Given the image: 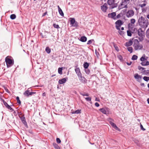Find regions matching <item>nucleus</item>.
<instances>
[{
    "instance_id": "obj_1",
    "label": "nucleus",
    "mask_w": 149,
    "mask_h": 149,
    "mask_svg": "<svg viewBox=\"0 0 149 149\" xmlns=\"http://www.w3.org/2000/svg\"><path fill=\"white\" fill-rule=\"evenodd\" d=\"M138 22L139 25L141 27L146 29L147 27L148 24V20L147 19H145L143 17L141 16L139 18Z\"/></svg>"
},
{
    "instance_id": "obj_2",
    "label": "nucleus",
    "mask_w": 149,
    "mask_h": 149,
    "mask_svg": "<svg viewBox=\"0 0 149 149\" xmlns=\"http://www.w3.org/2000/svg\"><path fill=\"white\" fill-rule=\"evenodd\" d=\"M137 33L139 36L138 38L139 41L141 42L143 40V38L145 37V32L142 30L141 28H139L137 30Z\"/></svg>"
},
{
    "instance_id": "obj_3",
    "label": "nucleus",
    "mask_w": 149,
    "mask_h": 149,
    "mask_svg": "<svg viewBox=\"0 0 149 149\" xmlns=\"http://www.w3.org/2000/svg\"><path fill=\"white\" fill-rule=\"evenodd\" d=\"M5 62L6 63L7 67L8 68H10L14 64V61L13 59L10 58L8 56L5 58Z\"/></svg>"
},
{
    "instance_id": "obj_4",
    "label": "nucleus",
    "mask_w": 149,
    "mask_h": 149,
    "mask_svg": "<svg viewBox=\"0 0 149 149\" xmlns=\"http://www.w3.org/2000/svg\"><path fill=\"white\" fill-rule=\"evenodd\" d=\"M108 4L110 6L111 9H113L117 7V3H115V0H108L107 1Z\"/></svg>"
},
{
    "instance_id": "obj_5",
    "label": "nucleus",
    "mask_w": 149,
    "mask_h": 149,
    "mask_svg": "<svg viewBox=\"0 0 149 149\" xmlns=\"http://www.w3.org/2000/svg\"><path fill=\"white\" fill-rule=\"evenodd\" d=\"M123 24V22L120 20H117L115 22L116 29L119 30H120V27Z\"/></svg>"
},
{
    "instance_id": "obj_6",
    "label": "nucleus",
    "mask_w": 149,
    "mask_h": 149,
    "mask_svg": "<svg viewBox=\"0 0 149 149\" xmlns=\"http://www.w3.org/2000/svg\"><path fill=\"white\" fill-rule=\"evenodd\" d=\"M136 40L138 44L136 45H134V49L136 50H138V49H141L143 48V46L141 44H139V42L138 40Z\"/></svg>"
},
{
    "instance_id": "obj_7",
    "label": "nucleus",
    "mask_w": 149,
    "mask_h": 149,
    "mask_svg": "<svg viewBox=\"0 0 149 149\" xmlns=\"http://www.w3.org/2000/svg\"><path fill=\"white\" fill-rule=\"evenodd\" d=\"M134 14V12L133 10H130L127 12L126 15L127 17L129 18L132 16Z\"/></svg>"
},
{
    "instance_id": "obj_8",
    "label": "nucleus",
    "mask_w": 149,
    "mask_h": 149,
    "mask_svg": "<svg viewBox=\"0 0 149 149\" xmlns=\"http://www.w3.org/2000/svg\"><path fill=\"white\" fill-rule=\"evenodd\" d=\"M134 77L136 80V81L140 82H141L142 76L141 75H139L138 74H135L134 75Z\"/></svg>"
},
{
    "instance_id": "obj_9",
    "label": "nucleus",
    "mask_w": 149,
    "mask_h": 149,
    "mask_svg": "<svg viewBox=\"0 0 149 149\" xmlns=\"http://www.w3.org/2000/svg\"><path fill=\"white\" fill-rule=\"evenodd\" d=\"M99 110L102 113L107 114L108 113L109 111V109L107 108H101L99 109Z\"/></svg>"
},
{
    "instance_id": "obj_10",
    "label": "nucleus",
    "mask_w": 149,
    "mask_h": 149,
    "mask_svg": "<svg viewBox=\"0 0 149 149\" xmlns=\"http://www.w3.org/2000/svg\"><path fill=\"white\" fill-rule=\"evenodd\" d=\"M80 81L84 83H85L87 82V80L86 78L82 76V74L80 76L78 77Z\"/></svg>"
},
{
    "instance_id": "obj_11",
    "label": "nucleus",
    "mask_w": 149,
    "mask_h": 149,
    "mask_svg": "<svg viewBox=\"0 0 149 149\" xmlns=\"http://www.w3.org/2000/svg\"><path fill=\"white\" fill-rule=\"evenodd\" d=\"M101 8L103 12L104 13L106 12L108 9L107 4L106 3H104L102 6H101Z\"/></svg>"
},
{
    "instance_id": "obj_12",
    "label": "nucleus",
    "mask_w": 149,
    "mask_h": 149,
    "mask_svg": "<svg viewBox=\"0 0 149 149\" xmlns=\"http://www.w3.org/2000/svg\"><path fill=\"white\" fill-rule=\"evenodd\" d=\"M116 15V13L115 12H113L111 13H109L108 15V16L109 17L112 18L114 19H116V17H115Z\"/></svg>"
},
{
    "instance_id": "obj_13",
    "label": "nucleus",
    "mask_w": 149,
    "mask_h": 149,
    "mask_svg": "<svg viewBox=\"0 0 149 149\" xmlns=\"http://www.w3.org/2000/svg\"><path fill=\"white\" fill-rule=\"evenodd\" d=\"M74 70L78 77L82 74L79 68H75Z\"/></svg>"
},
{
    "instance_id": "obj_14",
    "label": "nucleus",
    "mask_w": 149,
    "mask_h": 149,
    "mask_svg": "<svg viewBox=\"0 0 149 149\" xmlns=\"http://www.w3.org/2000/svg\"><path fill=\"white\" fill-rule=\"evenodd\" d=\"M130 0H122L120 3L121 6L125 5V4H128L130 2Z\"/></svg>"
},
{
    "instance_id": "obj_15",
    "label": "nucleus",
    "mask_w": 149,
    "mask_h": 149,
    "mask_svg": "<svg viewBox=\"0 0 149 149\" xmlns=\"http://www.w3.org/2000/svg\"><path fill=\"white\" fill-rule=\"evenodd\" d=\"M111 126L114 128L115 130H120L119 129L117 126L113 122H111V123H110Z\"/></svg>"
},
{
    "instance_id": "obj_16",
    "label": "nucleus",
    "mask_w": 149,
    "mask_h": 149,
    "mask_svg": "<svg viewBox=\"0 0 149 149\" xmlns=\"http://www.w3.org/2000/svg\"><path fill=\"white\" fill-rule=\"evenodd\" d=\"M132 140L136 144V145L139 146H141V144L139 143V140L136 139V138H133Z\"/></svg>"
},
{
    "instance_id": "obj_17",
    "label": "nucleus",
    "mask_w": 149,
    "mask_h": 149,
    "mask_svg": "<svg viewBox=\"0 0 149 149\" xmlns=\"http://www.w3.org/2000/svg\"><path fill=\"white\" fill-rule=\"evenodd\" d=\"M57 7L58 9V11L59 14L62 16L63 17L64 15V13L61 9L60 8L59 6H58Z\"/></svg>"
},
{
    "instance_id": "obj_18",
    "label": "nucleus",
    "mask_w": 149,
    "mask_h": 149,
    "mask_svg": "<svg viewBox=\"0 0 149 149\" xmlns=\"http://www.w3.org/2000/svg\"><path fill=\"white\" fill-rule=\"evenodd\" d=\"M133 44V41L131 40H130L128 42H127L125 44V46L126 47L130 46L132 45Z\"/></svg>"
},
{
    "instance_id": "obj_19",
    "label": "nucleus",
    "mask_w": 149,
    "mask_h": 149,
    "mask_svg": "<svg viewBox=\"0 0 149 149\" xmlns=\"http://www.w3.org/2000/svg\"><path fill=\"white\" fill-rule=\"evenodd\" d=\"M66 81V79L65 78H63L62 79H60L58 81V83L60 84H63L65 83Z\"/></svg>"
},
{
    "instance_id": "obj_20",
    "label": "nucleus",
    "mask_w": 149,
    "mask_h": 149,
    "mask_svg": "<svg viewBox=\"0 0 149 149\" xmlns=\"http://www.w3.org/2000/svg\"><path fill=\"white\" fill-rule=\"evenodd\" d=\"M87 38L85 36H82L81 37L79 40L83 42H86L87 40Z\"/></svg>"
},
{
    "instance_id": "obj_21",
    "label": "nucleus",
    "mask_w": 149,
    "mask_h": 149,
    "mask_svg": "<svg viewBox=\"0 0 149 149\" xmlns=\"http://www.w3.org/2000/svg\"><path fill=\"white\" fill-rule=\"evenodd\" d=\"M30 93V92L29 90H28L26 91L24 93V95L25 96L27 97H29L30 95L29 94Z\"/></svg>"
},
{
    "instance_id": "obj_22",
    "label": "nucleus",
    "mask_w": 149,
    "mask_h": 149,
    "mask_svg": "<svg viewBox=\"0 0 149 149\" xmlns=\"http://www.w3.org/2000/svg\"><path fill=\"white\" fill-rule=\"evenodd\" d=\"M142 73L146 75H149V70H144Z\"/></svg>"
},
{
    "instance_id": "obj_23",
    "label": "nucleus",
    "mask_w": 149,
    "mask_h": 149,
    "mask_svg": "<svg viewBox=\"0 0 149 149\" xmlns=\"http://www.w3.org/2000/svg\"><path fill=\"white\" fill-rule=\"evenodd\" d=\"M53 145L54 146V148L56 149H60V147L58 146L56 143H53Z\"/></svg>"
},
{
    "instance_id": "obj_24",
    "label": "nucleus",
    "mask_w": 149,
    "mask_h": 149,
    "mask_svg": "<svg viewBox=\"0 0 149 149\" xmlns=\"http://www.w3.org/2000/svg\"><path fill=\"white\" fill-rule=\"evenodd\" d=\"M2 101L3 102L4 105L7 109L10 106L8 104V103L6 102L4 100H2Z\"/></svg>"
},
{
    "instance_id": "obj_25",
    "label": "nucleus",
    "mask_w": 149,
    "mask_h": 149,
    "mask_svg": "<svg viewBox=\"0 0 149 149\" xmlns=\"http://www.w3.org/2000/svg\"><path fill=\"white\" fill-rule=\"evenodd\" d=\"M84 67L85 69L88 68L89 66V63L87 62H85L84 64Z\"/></svg>"
},
{
    "instance_id": "obj_26",
    "label": "nucleus",
    "mask_w": 149,
    "mask_h": 149,
    "mask_svg": "<svg viewBox=\"0 0 149 149\" xmlns=\"http://www.w3.org/2000/svg\"><path fill=\"white\" fill-rule=\"evenodd\" d=\"M71 19L70 20V25L72 26V25L73 24L76 22L75 19L74 18H70Z\"/></svg>"
},
{
    "instance_id": "obj_27",
    "label": "nucleus",
    "mask_w": 149,
    "mask_h": 149,
    "mask_svg": "<svg viewBox=\"0 0 149 149\" xmlns=\"http://www.w3.org/2000/svg\"><path fill=\"white\" fill-rule=\"evenodd\" d=\"M45 51L47 53L49 54L51 52V49L48 47H47L46 48Z\"/></svg>"
},
{
    "instance_id": "obj_28",
    "label": "nucleus",
    "mask_w": 149,
    "mask_h": 149,
    "mask_svg": "<svg viewBox=\"0 0 149 149\" xmlns=\"http://www.w3.org/2000/svg\"><path fill=\"white\" fill-rule=\"evenodd\" d=\"M127 49L130 53H132L133 52V49L131 47H127Z\"/></svg>"
},
{
    "instance_id": "obj_29",
    "label": "nucleus",
    "mask_w": 149,
    "mask_h": 149,
    "mask_svg": "<svg viewBox=\"0 0 149 149\" xmlns=\"http://www.w3.org/2000/svg\"><path fill=\"white\" fill-rule=\"evenodd\" d=\"M63 70L62 68H58V73L60 74H62L63 73L62 70Z\"/></svg>"
},
{
    "instance_id": "obj_30",
    "label": "nucleus",
    "mask_w": 149,
    "mask_h": 149,
    "mask_svg": "<svg viewBox=\"0 0 149 149\" xmlns=\"http://www.w3.org/2000/svg\"><path fill=\"white\" fill-rule=\"evenodd\" d=\"M16 18V16L15 14H13L10 15V18L12 19H14Z\"/></svg>"
},
{
    "instance_id": "obj_31",
    "label": "nucleus",
    "mask_w": 149,
    "mask_h": 149,
    "mask_svg": "<svg viewBox=\"0 0 149 149\" xmlns=\"http://www.w3.org/2000/svg\"><path fill=\"white\" fill-rule=\"evenodd\" d=\"M85 71L86 74H89L90 72V70L88 68H87V69H85Z\"/></svg>"
},
{
    "instance_id": "obj_32",
    "label": "nucleus",
    "mask_w": 149,
    "mask_h": 149,
    "mask_svg": "<svg viewBox=\"0 0 149 149\" xmlns=\"http://www.w3.org/2000/svg\"><path fill=\"white\" fill-rule=\"evenodd\" d=\"M78 23L76 21L75 23H74L72 25V26L74 27H77L78 26Z\"/></svg>"
},
{
    "instance_id": "obj_33",
    "label": "nucleus",
    "mask_w": 149,
    "mask_h": 149,
    "mask_svg": "<svg viewBox=\"0 0 149 149\" xmlns=\"http://www.w3.org/2000/svg\"><path fill=\"white\" fill-rule=\"evenodd\" d=\"M137 58L138 56H137L134 55L132 56V59L133 60H136L137 59Z\"/></svg>"
},
{
    "instance_id": "obj_34",
    "label": "nucleus",
    "mask_w": 149,
    "mask_h": 149,
    "mask_svg": "<svg viewBox=\"0 0 149 149\" xmlns=\"http://www.w3.org/2000/svg\"><path fill=\"white\" fill-rule=\"evenodd\" d=\"M53 26L55 28H56L57 29H58L60 28L58 24H56L55 23H54L53 25Z\"/></svg>"
},
{
    "instance_id": "obj_35",
    "label": "nucleus",
    "mask_w": 149,
    "mask_h": 149,
    "mask_svg": "<svg viewBox=\"0 0 149 149\" xmlns=\"http://www.w3.org/2000/svg\"><path fill=\"white\" fill-rule=\"evenodd\" d=\"M19 117L20 118L22 122H23L26 120L24 116H23L21 117L19 115Z\"/></svg>"
},
{
    "instance_id": "obj_36",
    "label": "nucleus",
    "mask_w": 149,
    "mask_h": 149,
    "mask_svg": "<svg viewBox=\"0 0 149 149\" xmlns=\"http://www.w3.org/2000/svg\"><path fill=\"white\" fill-rule=\"evenodd\" d=\"M143 79L144 80L146 81H149V77L144 76L143 77Z\"/></svg>"
},
{
    "instance_id": "obj_37",
    "label": "nucleus",
    "mask_w": 149,
    "mask_h": 149,
    "mask_svg": "<svg viewBox=\"0 0 149 149\" xmlns=\"http://www.w3.org/2000/svg\"><path fill=\"white\" fill-rule=\"evenodd\" d=\"M138 68L139 70H140L141 71H143L145 69L143 67H142L140 66H138Z\"/></svg>"
},
{
    "instance_id": "obj_38",
    "label": "nucleus",
    "mask_w": 149,
    "mask_h": 149,
    "mask_svg": "<svg viewBox=\"0 0 149 149\" xmlns=\"http://www.w3.org/2000/svg\"><path fill=\"white\" fill-rule=\"evenodd\" d=\"M127 35L128 36H132V32L130 30H127Z\"/></svg>"
},
{
    "instance_id": "obj_39",
    "label": "nucleus",
    "mask_w": 149,
    "mask_h": 149,
    "mask_svg": "<svg viewBox=\"0 0 149 149\" xmlns=\"http://www.w3.org/2000/svg\"><path fill=\"white\" fill-rule=\"evenodd\" d=\"M85 100H86L87 101H90L91 102L90 103H91V97H85Z\"/></svg>"
},
{
    "instance_id": "obj_40",
    "label": "nucleus",
    "mask_w": 149,
    "mask_h": 149,
    "mask_svg": "<svg viewBox=\"0 0 149 149\" xmlns=\"http://www.w3.org/2000/svg\"><path fill=\"white\" fill-rule=\"evenodd\" d=\"M16 100H17V103L19 104H21V102L20 100H19V97L18 96H17L16 97Z\"/></svg>"
},
{
    "instance_id": "obj_41",
    "label": "nucleus",
    "mask_w": 149,
    "mask_h": 149,
    "mask_svg": "<svg viewBox=\"0 0 149 149\" xmlns=\"http://www.w3.org/2000/svg\"><path fill=\"white\" fill-rule=\"evenodd\" d=\"M93 41H94V39L89 40L87 42V44L88 45H91L92 43V42Z\"/></svg>"
},
{
    "instance_id": "obj_42",
    "label": "nucleus",
    "mask_w": 149,
    "mask_h": 149,
    "mask_svg": "<svg viewBox=\"0 0 149 149\" xmlns=\"http://www.w3.org/2000/svg\"><path fill=\"white\" fill-rule=\"evenodd\" d=\"M108 120L109 122V123H111V122H113L114 121L113 119L110 118H108Z\"/></svg>"
},
{
    "instance_id": "obj_43",
    "label": "nucleus",
    "mask_w": 149,
    "mask_h": 149,
    "mask_svg": "<svg viewBox=\"0 0 149 149\" xmlns=\"http://www.w3.org/2000/svg\"><path fill=\"white\" fill-rule=\"evenodd\" d=\"M81 110L78 109L76 110L73 113L76 114H79L81 113Z\"/></svg>"
},
{
    "instance_id": "obj_44",
    "label": "nucleus",
    "mask_w": 149,
    "mask_h": 149,
    "mask_svg": "<svg viewBox=\"0 0 149 149\" xmlns=\"http://www.w3.org/2000/svg\"><path fill=\"white\" fill-rule=\"evenodd\" d=\"M146 36L147 38H149V28L146 31Z\"/></svg>"
},
{
    "instance_id": "obj_45",
    "label": "nucleus",
    "mask_w": 149,
    "mask_h": 149,
    "mask_svg": "<svg viewBox=\"0 0 149 149\" xmlns=\"http://www.w3.org/2000/svg\"><path fill=\"white\" fill-rule=\"evenodd\" d=\"M137 30H137V29L136 28H134L133 30V31L132 32V33H136L137 32Z\"/></svg>"
},
{
    "instance_id": "obj_46",
    "label": "nucleus",
    "mask_w": 149,
    "mask_h": 149,
    "mask_svg": "<svg viewBox=\"0 0 149 149\" xmlns=\"http://www.w3.org/2000/svg\"><path fill=\"white\" fill-rule=\"evenodd\" d=\"M22 123L24 125H25V126L26 127H28V125H27V123L26 120L23 122H22Z\"/></svg>"
},
{
    "instance_id": "obj_47",
    "label": "nucleus",
    "mask_w": 149,
    "mask_h": 149,
    "mask_svg": "<svg viewBox=\"0 0 149 149\" xmlns=\"http://www.w3.org/2000/svg\"><path fill=\"white\" fill-rule=\"evenodd\" d=\"M118 58L120 61H122L123 59V57L121 55L118 56Z\"/></svg>"
},
{
    "instance_id": "obj_48",
    "label": "nucleus",
    "mask_w": 149,
    "mask_h": 149,
    "mask_svg": "<svg viewBox=\"0 0 149 149\" xmlns=\"http://www.w3.org/2000/svg\"><path fill=\"white\" fill-rule=\"evenodd\" d=\"M135 22V20L134 19H132L131 20V22L132 24H134Z\"/></svg>"
},
{
    "instance_id": "obj_49",
    "label": "nucleus",
    "mask_w": 149,
    "mask_h": 149,
    "mask_svg": "<svg viewBox=\"0 0 149 149\" xmlns=\"http://www.w3.org/2000/svg\"><path fill=\"white\" fill-rule=\"evenodd\" d=\"M118 33L121 35H122L124 34V31H120V30L119 31Z\"/></svg>"
},
{
    "instance_id": "obj_50",
    "label": "nucleus",
    "mask_w": 149,
    "mask_h": 149,
    "mask_svg": "<svg viewBox=\"0 0 149 149\" xmlns=\"http://www.w3.org/2000/svg\"><path fill=\"white\" fill-rule=\"evenodd\" d=\"M56 141L57 143H61V141L60 140V139L59 138H57L56 139Z\"/></svg>"
},
{
    "instance_id": "obj_51",
    "label": "nucleus",
    "mask_w": 149,
    "mask_h": 149,
    "mask_svg": "<svg viewBox=\"0 0 149 149\" xmlns=\"http://www.w3.org/2000/svg\"><path fill=\"white\" fill-rule=\"evenodd\" d=\"M140 126L141 129V130H142L143 131L145 130L146 129L143 127V125L141 123H140Z\"/></svg>"
},
{
    "instance_id": "obj_52",
    "label": "nucleus",
    "mask_w": 149,
    "mask_h": 149,
    "mask_svg": "<svg viewBox=\"0 0 149 149\" xmlns=\"http://www.w3.org/2000/svg\"><path fill=\"white\" fill-rule=\"evenodd\" d=\"M140 60L141 61L143 62L146 59L145 58V57L142 56L141 57V58L140 59Z\"/></svg>"
},
{
    "instance_id": "obj_53",
    "label": "nucleus",
    "mask_w": 149,
    "mask_h": 149,
    "mask_svg": "<svg viewBox=\"0 0 149 149\" xmlns=\"http://www.w3.org/2000/svg\"><path fill=\"white\" fill-rule=\"evenodd\" d=\"M8 109H10L11 112L13 111H14L13 109L10 106Z\"/></svg>"
},
{
    "instance_id": "obj_54",
    "label": "nucleus",
    "mask_w": 149,
    "mask_h": 149,
    "mask_svg": "<svg viewBox=\"0 0 149 149\" xmlns=\"http://www.w3.org/2000/svg\"><path fill=\"white\" fill-rule=\"evenodd\" d=\"M36 94V92H30V93L29 94L30 95V96H31L32 95L35 94Z\"/></svg>"
},
{
    "instance_id": "obj_55",
    "label": "nucleus",
    "mask_w": 149,
    "mask_h": 149,
    "mask_svg": "<svg viewBox=\"0 0 149 149\" xmlns=\"http://www.w3.org/2000/svg\"><path fill=\"white\" fill-rule=\"evenodd\" d=\"M146 6V4H145V3H143V4L140 5V6L141 8H143V7L145 6Z\"/></svg>"
},
{
    "instance_id": "obj_56",
    "label": "nucleus",
    "mask_w": 149,
    "mask_h": 149,
    "mask_svg": "<svg viewBox=\"0 0 149 149\" xmlns=\"http://www.w3.org/2000/svg\"><path fill=\"white\" fill-rule=\"evenodd\" d=\"M120 17H121L120 14H118L117 15V16L116 17V19H118V18H120Z\"/></svg>"
},
{
    "instance_id": "obj_57",
    "label": "nucleus",
    "mask_w": 149,
    "mask_h": 149,
    "mask_svg": "<svg viewBox=\"0 0 149 149\" xmlns=\"http://www.w3.org/2000/svg\"><path fill=\"white\" fill-rule=\"evenodd\" d=\"M95 105L96 107H99V106H100V104H99L98 103H97V102H96V103H95Z\"/></svg>"
},
{
    "instance_id": "obj_58",
    "label": "nucleus",
    "mask_w": 149,
    "mask_h": 149,
    "mask_svg": "<svg viewBox=\"0 0 149 149\" xmlns=\"http://www.w3.org/2000/svg\"><path fill=\"white\" fill-rule=\"evenodd\" d=\"M128 4H125V5H124V6L123 7H122L121 8H127V5Z\"/></svg>"
},
{
    "instance_id": "obj_59",
    "label": "nucleus",
    "mask_w": 149,
    "mask_h": 149,
    "mask_svg": "<svg viewBox=\"0 0 149 149\" xmlns=\"http://www.w3.org/2000/svg\"><path fill=\"white\" fill-rule=\"evenodd\" d=\"M146 62H142L141 63V64L142 65L145 66L146 65L145 64Z\"/></svg>"
},
{
    "instance_id": "obj_60",
    "label": "nucleus",
    "mask_w": 149,
    "mask_h": 149,
    "mask_svg": "<svg viewBox=\"0 0 149 149\" xmlns=\"http://www.w3.org/2000/svg\"><path fill=\"white\" fill-rule=\"evenodd\" d=\"M47 12L46 11L42 15V17H44L47 14Z\"/></svg>"
},
{
    "instance_id": "obj_61",
    "label": "nucleus",
    "mask_w": 149,
    "mask_h": 149,
    "mask_svg": "<svg viewBox=\"0 0 149 149\" xmlns=\"http://www.w3.org/2000/svg\"><path fill=\"white\" fill-rule=\"evenodd\" d=\"M126 63L127 65H130L132 63V62H130V63L127 62Z\"/></svg>"
},
{
    "instance_id": "obj_62",
    "label": "nucleus",
    "mask_w": 149,
    "mask_h": 149,
    "mask_svg": "<svg viewBox=\"0 0 149 149\" xmlns=\"http://www.w3.org/2000/svg\"><path fill=\"white\" fill-rule=\"evenodd\" d=\"M4 89L8 93H9V91L8 90L6 87L4 88Z\"/></svg>"
},
{
    "instance_id": "obj_63",
    "label": "nucleus",
    "mask_w": 149,
    "mask_h": 149,
    "mask_svg": "<svg viewBox=\"0 0 149 149\" xmlns=\"http://www.w3.org/2000/svg\"><path fill=\"white\" fill-rule=\"evenodd\" d=\"M146 65H149V62L148 61H146L145 63Z\"/></svg>"
},
{
    "instance_id": "obj_64",
    "label": "nucleus",
    "mask_w": 149,
    "mask_h": 149,
    "mask_svg": "<svg viewBox=\"0 0 149 149\" xmlns=\"http://www.w3.org/2000/svg\"><path fill=\"white\" fill-rule=\"evenodd\" d=\"M140 85L141 86L144 87L145 86V84L143 83H141Z\"/></svg>"
}]
</instances>
